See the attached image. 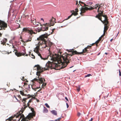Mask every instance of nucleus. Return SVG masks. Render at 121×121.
<instances>
[{
  "mask_svg": "<svg viewBox=\"0 0 121 121\" xmlns=\"http://www.w3.org/2000/svg\"><path fill=\"white\" fill-rule=\"evenodd\" d=\"M15 98L17 100V101H18V102H20V101L18 100L17 99V98H16V97H15Z\"/></svg>",
  "mask_w": 121,
  "mask_h": 121,
  "instance_id": "nucleus-46",
  "label": "nucleus"
},
{
  "mask_svg": "<svg viewBox=\"0 0 121 121\" xmlns=\"http://www.w3.org/2000/svg\"><path fill=\"white\" fill-rule=\"evenodd\" d=\"M119 75L120 76H121V72L120 71V70L119 69Z\"/></svg>",
  "mask_w": 121,
  "mask_h": 121,
  "instance_id": "nucleus-39",
  "label": "nucleus"
},
{
  "mask_svg": "<svg viewBox=\"0 0 121 121\" xmlns=\"http://www.w3.org/2000/svg\"><path fill=\"white\" fill-rule=\"evenodd\" d=\"M66 105H67V108H68L69 107L68 104V103H66Z\"/></svg>",
  "mask_w": 121,
  "mask_h": 121,
  "instance_id": "nucleus-45",
  "label": "nucleus"
},
{
  "mask_svg": "<svg viewBox=\"0 0 121 121\" xmlns=\"http://www.w3.org/2000/svg\"><path fill=\"white\" fill-rule=\"evenodd\" d=\"M41 90V89H40L39 90V91H40Z\"/></svg>",
  "mask_w": 121,
  "mask_h": 121,
  "instance_id": "nucleus-58",
  "label": "nucleus"
},
{
  "mask_svg": "<svg viewBox=\"0 0 121 121\" xmlns=\"http://www.w3.org/2000/svg\"><path fill=\"white\" fill-rule=\"evenodd\" d=\"M13 48H14V47L13 46Z\"/></svg>",
  "mask_w": 121,
  "mask_h": 121,
  "instance_id": "nucleus-61",
  "label": "nucleus"
},
{
  "mask_svg": "<svg viewBox=\"0 0 121 121\" xmlns=\"http://www.w3.org/2000/svg\"><path fill=\"white\" fill-rule=\"evenodd\" d=\"M45 110L47 112H48V110L46 108L45 109Z\"/></svg>",
  "mask_w": 121,
  "mask_h": 121,
  "instance_id": "nucleus-55",
  "label": "nucleus"
},
{
  "mask_svg": "<svg viewBox=\"0 0 121 121\" xmlns=\"http://www.w3.org/2000/svg\"><path fill=\"white\" fill-rule=\"evenodd\" d=\"M48 36V34H44L40 36L39 37L37 38V40H40L38 43V45L34 50V52L37 53L39 52V48H45L46 47H50L52 45L53 43L50 41H46L45 38H47Z\"/></svg>",
  "mask_w": 121,
  "mask_h": 121,
  "instance_id": "nucleus-2",
  "label": "nucleus"
},
{
  "mask_svg": "<svg viewBox=\"0 0 121 121\" xmlns=\"http://www.w3.org/2000/svg\"><path fill=\"white\" fill-rule=\"evenodd\" d=\"M95 43H92V44H91V45H94V44Z\"/></svg>",
  "mask_w": 121,
  "mask_h": 121,
  "instance_id": "nucleus-52",
  "label": "nucleus"
},
{
  "mask_svg": "<svg viewBox=\"0 0 121 121\" xmlns=\"http://www.w3.org/2000/svg\"><path fill=\"white\" fill-rule=\"evenodd\" d=\"M106 32V31H104V33H103V36H104L105 35V32Z\"/></svg>",
  "mask_w": 121,
  "mask_h": 121,
  "instance_id": "nucleus-43",
  "label": "nucleus"
},
{
  "mask_svg": "<svg viewBox=\"0 0 121 121\" xmlns=\"http://www.w3.org/2000/svg\"><path fill=\"white\" fill-rule=\"evenodd\" d=\"M80 121H83L82 120H81Z\"/></svg>",
  "mask_w": 121,
  "mask_h": 121,
  "instance_id": "nucleus-64",
  "label": "nucleus"
},
{
  "mask_svg": "<svg viewBox=\"0 0 121 121\" xmlns=\"http://www.w3.org/2000/svg\"><path fill=\"white\" fill-rule=\"evenodd\" d=\"M78 8L75 9V12H74V10H73L72 11H71V13L72 12H73L72 14H73V15L74 16H76L78 14L77 12L78 11Z\"/></svg>",
  "mask_w": 121,
  "mask_h": 121,
  "instance_id": "nucleus-15",
  "label": "nucleus"
},
{
  "mask_svg": "<svg viewBox=\"0 0 121 121\" xmlns=\"http://www.w3.org/2000/svg\"><path fill=\"white\" fill-rule=\"evenodd\" d=\"M14 117L12 116L10 117L9 118H8L7 120H6V121H7V120H8L9 121H11L12 120H14L13 119L14 118Z\"/></svg>",
  "mask_w": 121,
  "mask_h": 121,
  "instance_id": "nucleus-22",
  "label": "nucleus"
},
{
  "mask_svg": "<svg viewBox=\"0 0 121 121\" xmlns=\"http://www.w3.org/2000/svg\"><path fill=\"white\" fill-rule=\"evenodd\" d=\"M23 96H28L26 94H24V95Z\"/></svg>",
  "mask_w": 121,
  "mask_h": 121,
  "instance_id": "nucleus-51",
  "label": "nucleus"
},
{
  "mask_svg": "<svg viewBox=\"0 0 121 121\" xmlns=\"http://www.w3.org/2000/svg\"><path fill=\"white\" fill-rule=\"evenodd\" d=\"M80 3H82V4H84V6H86V5L85 4L83 3L82 2H81L80 1H79V3L80 4V5H81V6H83L81 4H80Z\"/></svg>",
  "mask_w": 121,
  "mask_h": 121,
  "instance_id": "nucleus-28",
  "label": "nucleus"
},
{
  "mask_svg": "<svg viewBox=\"0 0 121 121\" xmlns=\"http://www.w3.org/2000/svg\"><path fill=\"white\" fill-rule=\"evenodd\" d=\"M20 28V25L19 24V26H18V28Z\"/></svg>",
  "mask_w": 121,
  "mask_h": 121,
  "instance_id": "nucleus-50",
  "label": "nucleus"
},
{
  "mask_svg": "<svg viewBox=\"0 0 121 121\" xmlns=\"http://www.w3.org/2000/svg\"><path fill=\"white\" fill-rule=\"evenodd\" d=\"M32 81L33 82V84L31 85L32 88L35 91H36V90L39 88V87H36L35 85V83L34 82V81L33 80H32Z\"/></svg>",
  "mask_w": 121,
  "mask_h": 121,
  "instance_id": "nucleus-14",
  "label": "nucleus"
},
{
  "mask_svg": "<svg viewBox=\"0 0 121 121\" xmlns=\"http://www.w3.org/2000/svg\"><path fill=\"white\" fill-rule=\"evenodd\" d=\"M93 119L92 118H91V120H90L91 121H92L93 120Z\"/></svg>",
  "mask_w": 121,
  "mask_h": 121,
  "instance_id": "nucleus-49",
  "label": "nucleus"
},
{
  "mask_svg": "<svg viewBox=\"0 0 121 121\" xmlns=\"http://www.w3.org/2000/svg\"><path fill=\"white\" fill-rule=\"evenodd\" d=\"M104 36H103V35L101 36V37L102 38V37H103Z\"/></svg>",
  "mask_w": 121,
  "mask_h": 121,
  "instance_id": "nucleus-56",
  "label": "nucleus"
},
{
  "mask_svg": "<svg viewBox=\"0 0 121 121\" xmlns=\"http://www.w3.org/2000/svg\"><path fill=\"white\" fill-rule=\"evenodd\" d=\"M41 29L42 28L41 27L40 28H39V27L37 28H35L34 29L35 30L34 31H36V32H35V33H36H36H37V31L38 32H40L41 31H42Z\"/></svg>",
  "mask_w": 121,
  "mask_h": 121,
  "instance_id": "nucleus-16",
  "label": "nucleus"
},
{
  "mask_svg": "<svg viewBox=\"0 0 121 121\" xmlns=\"http://www.w3.org/2000/svg\"><path fill=\"white\" fill-rule=\"evenodd\" d=\"M5 53H4L5 54H9L10 53H12V52L10 51V52H4Z\"/></svg>",
  "mask_w": 121,
  "mask_h": 121,
  "instance_id": "nucleus-35",
  "label": "nucleus"
},
{
  "mask_svg": "<svg viewBox=\"0 0 121 121\" xmlns=\"http://www.w3.org/2000/svg\"><path fill=\"white\" fill-rule=\"evenodd\" d=\"M49 24V23H46L43 24L42 25H41V26H42L41 27L42 31H44L48 30Z\"/></svg>",
  "mask_w": 121,
  "mask_h": 121,
  "instance_id": "nucleus-8",
  "label": "nucleus"
},
{
  "mask_svg": "<svg viewBox=\"0 0 121 121\" xmlns=\"http://www.w3.org/2000/svg\"><path fill=\"white\" fill-rule=\"evenodd\" d=\"M119 32H118V34H117V35L118 34H119Z\"/></svg>",
  "mask_w": 121,
  "mask_h": 121,
  "instance_id": "nucleus-63",
  "label": "nucleus"
},
{
  "mask_svg": "<svg viewBox=\"0 0 121 121\" xmlns=\"http://www.w3.org/2000/svg\"><path fill=\"white\" fill-rule=\"evenodd\" d=\"M104 22L105 23L104 24V25H107V24L108 22V20L107 18H106V19H105L104 20Z\"/></svg>",
  "mask_w": 121,
  "mask_h": 121,
  "instance_id": "nucleus-24",
  "label": "nucleus"
},
{
  "mask_svg": "<svg viewBox=\"0 0 121 121\" xmlns=\"http://www.w3.org/2000/svg\"><path fill=\"white\" fill-rule=\"evenodd\" d=\"M25 102H23V104H24V105H23V107H24V108H23V107H22V109H21V110H22V109H24V105H25V104L26 105V108H27V107H29V108H30V107H31L30 106V103H29L28 102V103H27V106L26 105V104H25V102H26V101H24Z\"/></svg>",
  "mask_w": 121,
  "mask_h": 121,
  "instance_id": "nucleus-17",
  "label": "nucleus"
},
{
  "mask_svg": "<svg viewBox=\"0 0 121 121\" xmlns=\"http://www.w3.org/2000/svg\"><path fill=\"white\" fill-rule=\"evenodd\" d=\"M99 41H100L98 40L97 41H96L95 42V43L97 45V44H98L99 43Z\"/></svg>",
  "mask_w": 121,
  "mask_h": 121,
  "instance_id": "nucleus-37",
  "label": "nucleus"
},
{
  "mask_svg": "<svg viewBox=\"0 0 121 121\" xmlns=\"http://www.w3.org/2000/svg\"><path fill=\"white\" fill-rule=\"evenodd\" d=\"M108 27L107 25H104V31H106L108 30Z\"/></svg>",
  "mask_w": 121,
  "mask_h": 121,
  "instance_id": "nucleus-23",
  "label": "nucleus"
},
{
  "mask_svg": "<svg viewBox=\"0 0 121 121\" xmlns=\"http://www.w3.org/2000/svg\"><path fill=\"white\" fill-rule=\"evenodd\" d=\"M41 20H43V21H44V20L43 19V18H41Z\"/></svg>",
  "mask_w": 121,
  "mask_h": 121,
  "instance_id": "nucleus-53",
  "label": "nucleus"
},
{
  "mask_svg": "<svg viewBox=\"0 0 121 121\" xmlns=\"http://www.w3.org/2000/svg\"><path fill=\"white\" fill-rule=\"evenodd\" d=\"M88 50L87 48H85L81 52H78L76 51H74L73 49L69 51V52H71V54H63L59 57H55L53 55L50 53L49 56L52 57L51 59L54 61L52 62L48 61L46 64L45 67L42 68L38 65V77L40 75V73L43 72V70H48V68H53L59 67V69H63L65 67L68 63H69V60L68 59V56H72L75 54L79 55L83 53L87 52Z\"/></svg>",
  "mask_w": 121,
  "mask_h": 121,
  "instance_id": "nucleus-1",
  "label": "nucleus"
},
{
  "mask_svg": "<svg viewBox=\"0 0 121 121\" xmlns=\"http://www.w3.org/2000/svg\"><path fill=\"white\" fill-rule=\"evenodd\" d=\"M53 115H57V111L55 110H52L51 111Z\"/></svg>",
  "mask_w": 121,
  "mask_h": 121,
  "instance_id": "nucleus-19",
  "label": "nucleus"
},
{
  "mask_svg": "<svg viewBox=\"0 0 121 121\" xmlns=\"http://www.w3.org/2000/svg\"><path fill=\"white\" fill-rule=\"evenodd\" d=\"M76 5H78L77 7H78V6L79 7L80 6L79 5V4H78V2L77 0L76 1Z\"/></svg>",
  "mask_w": 121,
  "mask_h": 121,
  "instance_id": "nucleus-33",
  "label": "nucleus"
},
{
  "mask_svg": "<svg viewBox=\"0 0 121 121\" xmlns=\"http://www.w3.org/2000/svg\"><path fill=\"white\" fill-rule=\"evenodd\" d=\"M46 83H42V86L43 88H44V87L46 85Z\"/></svg>",
  "mask_w": 121,
  "mask_h": 121,
  "instance_id": "nucleus-25",
  "label": "nucleus"
},
{
  "mask_svg": "<svg viewBox=\"0 0 121 121\" xmlns=\"http://www.w3.org/2000/svg\"><path fill=\"white\" fill-rule=\"evenodd\" d=\"M65 99L66 100H67V101H68V99L67 98V97H65Z\"/></svg>",
  "mask_w": 121,
  "mask_h": 121,
  "instance_id": "nucleus-47",
  "label": "nucleus"
},
{
  "mask_svg": "<svg viewBox=\"0 0 121 121\" xmlns=\"http://www.w3.org/2000/svg\"><path fill=\"white\" fill-rule=\"evenodd\" d=\"M91 75L90 74H88L85 76V77H89L91 76Z\"/></svg>",
  "mask_w": 121,
  "mask_h": 121,
  "instance_id": "nucleus-34",
  "label": "nucleus"
},
{
  "mask_svg": "<svg viewBox=\"0 0 121 121\" xmlns=\"http://www.w3.org/2000/svg\"><path fill=\"white\" fill-rule=\"evenodd\" d=\"M1 36H2V34L0 32V37H1Z\"/></svg>",
  "mask_w": 121,
  "mask_h": 121,
  "instance_id": "nucleus-54",
  "label": "nucleus"
},
{
  "mask_svg": "<svg viewBox=\"0 0 121 121\" xmlns=\"http://www.w3.org/2000/svg\"><path fill=\"white\" fill-rule=\"evenodd\" d=\"M43 80L45 81V80L43 78H40L38 79L36 78H35L33 80L34 81H37V82H39V84L40 83L42 84L43 82Z\"/></svg>",
  "mask_w": 121,
  "mask_h": 121,
  "instance_id": "nucleus-10",
  "label": "nucleus"
},
{
  "mask_svg": "<svg viewBox=\"0 0 121 121\" xmlns=\"http://www.w3.org/2000/svg\"><path fill=\"white\" fill-rule=\"evenodd\" d=\"M55 29H53L52 30V32H54V31Z\"/></svg>",
  "mask_w": 121,
  "mask_h": 121,
  "instance_id": "nucleus-48",
  "label": "nucleus"
},
{
  "mask_svg": "<svg viewBox=\"0 0 121 121\" xmlns=\"http://www.w3.org/2000/svg\"><path fill=\"white\" fill-rule=\"evenodd\" d=\"M17 96L20 99V100H21V96L20 95H18Z\"/></svg>",
  "mask_w": 121,
  "mask_h": 121,
  "instance_id": "nucleus-41",
  "label": "nucleus"
},
{
  "mask_svg": "<svg viewBox=\"0 0 121 121\" xmlns=\"http://www.w3.org/2000/svg\"><path fill=\"white\" fill-rule=\"evenodd\" d=\"M7 27V23L5 22H4L0 20V30H5V28Z\"/></svg>",
  "mask_w": 121,
  "mask_h": 121,
  "instance_id": "nucleus-7",
  "label": "nucleus"
},
{
  "mask_svg": "<svg viewBox=\"0 0 121 121\" xmlns=\"http://www.w3.org/2000/svg\"><path fill=\"white\" fill-rule=\"evenodd\" d=\"M27 96H28V97L27 98H24L22 99V102H23V101H26V99H28L29 98H30L31 97L32 98V99H35V96H34V95H33V96H32V95H28Z\"/></svg>",
  "mask_w": 121,
  "mask_h": 121,
  "instance_id": "nucleus-13",
  "label": "nucleus"
},
{
  "mask_svg": "<svg viewBox=\"0 0 121 121\" xmlns=\"http://www.w3.org/2000/svg\"><path fill=\"white\" fill-rule=\"evenodd\" d=\"M102 16L103 17H104V20L105 19H106V18H107V16L106 15H103L102 14V15L101 16Z\"/></svg>",
  "mask_w": 121,
  "mask_h": 121,
  "instance_id": "nucleus-26",
  "label": "nucleus"
},
{
  "mask_svg": "<svg viewBox=\"0 0 121 121\" xmlns=\"http://www.w3.org/2000/svg\"><path fill=\"white\" fill-rule=\"evenodd\" d=\"M80 115V113L79 112H78L77 114V116L78 117H79Z\"/></svg>",
  "mask_w": 121,
  "mask_h": 121,
  "instance_id": "nucleus-42",
  "label": "nucleus"
},
{
  "mask_svg": "<svg viewBox=\"0 0 121 121\" xmlns=\"http://www.w3.org/2000/svg\"><path fill=\"white\" fill-rule=\"evenodd\" d=\"M37 54H38V55L40 57V58H41V59H42V60H46V59H47V58H43L41 54L39 53H39H37Z\"/></svg>",
  "mask_w": 121,
  "mask_h": 121,
  "instance_id": "nucleus-18",
  "label": "nucleus"
},
{
  "mask_svg": "<svg viewBox=\"0 0 121 121\" xmlns=\"http://www.w3.org/2000/svg\"><path fill=\"white\" fill-rule=\"evenodd\" d=\"M31 21L33 23L34 25L37 26V25H38V24H37V23L36 22L35 19H34L33 20H32V19H31Z\"/></svg>",
  "mask_w": 121,
  "mask_h": 121,
  "instance_id": "nucleus-20",
  "label": "nucleus"
},
{
  "mask_svg": "<svg viewBox=\"0 0 121 121\" xmlns=\"http://www.w3.org/2000/svg\"><path fill=\"white\" fill-rule=\"evenodd\" d=\"M92 45H88V46L87 47H86V48H87V49H89L91 48V47Z\"/></svg>",
  "mask_w": 121,
  "mask_h": 121,
  "instance_id": "nucleus-31",
  "label": "nucleus"
},
{
  "mask_svg": "<svg viewBox=\"0 0 121 121\" xmlns=\"http://www.w3.org/2000/svg\"><path fill=\"white\" fill-rule=\"evenodd\" d=\"M112 40H113L112 39H111V40H110V41L111 42H112Z\"/></svg>",
  "mask_w": 121,
  "mask_h": 121,
  "instance_id": "nucleus-57",
  "label": "nucleus"
},
{
  "mask_svg": "<svg viewBox=\"0 0 121 121\" xmlns=\"http://www.w3.org/2000/svg\"><path fill=\"white\" fill-rule=\"evenodd\" d=\"M99 4H96L95 6H94L93 7H91V8H89L87 7H82L81 8V9H80L81 11V13L80 14L81 15V14L82 13H84L85 12L86 10H90L91 9H93L95 8L96 9L97 8L99 7L98 9H99L100 7H101V6L100 5H98Z\"/></svg>",
  "mask_w": 121,
  "mask_h": 121,
  "instance_id": "nucleus-4",
  "label": "nucleus"
},
{
  "mask_svg": "<svg viewBox=\"0 0 121 121\" xmlns=\"http://www.w3.org/2000/svg\"><path fill=\"white\" fill-rule=\"evenodd\" d=\"M32 39L31 38H30L26 40V42H29L31 41Z\"/></svg>",
  "mask_w": 121,
  "mask_h": 121,
  "instance_id": "nucleus-27",
  "label": "nucleus"
},
{
  "mask_svg": "<svg viewBox=\"0 0 121 121\" xmlns=\"http://www.w3.org/2000/svg\"><path fill=\"white\" fill-rule=\"evenodd\" d=\"M24 108L22 110H20L19 112L16 115H15L14 117L16 118V119L13 120L14 121H28V120L26 117H25L23 114L22 113L26 109L27 107L26 105H24Z\"/></svg>",
  "mask_w": 121,
  "mask_h": 121,
  "instance_id": "nucleus-3",
  "label": "nucleus"
},
{
  "mask_svg": "<svg viewBox=\"0 0 121 121\" xmlns=\"http://www.w3.org/2000/svg\"><path fill=\"white\" fill-rule=\"evenodd\" d=\"M61 118H58L57 119H56L55 120V121H60V119H61Z\"/></svg>",
  "mask_w": 121,
  "mask_h": 121,
  "instance_id": "nucleus-36",
  "label": "nucleus"
},
{
  "mask_svg": "<svg viewBox=\"0 0 121 121\" xmlns=\"http://www.w3.org/2000/svg\"><path fill=\"white\" fill-rule=\"evenodd\" d=\"M29 108L31 109V110L32 112L29 113L26 117L28 120H30L31 118H33L35 116V115L34 108L31 107H30Z\"/></svg>",
  "mask_w": 121,
  "mask_h": 121,
  "instance_id": "nucleus-6",
  "label": "nucleus"
},
{
  "mask_svg": "<svg viewBox=\"0 0 121 121\" xmlns=\"http://www.w3.org/2000/svg\"><path fill=\"white\" fill-rule=\"evenodd\" d=\"M14 51H16L17 52V50H15L14 49Z\"/></svg>",
  "mask_w": 121,
  "mask_h": 121,
  "instance_id": "nucleus-59",
  "label": "nucleus"
},
{
  "mask_svg": "<svg viewBox=\"0 0 121 121\" xmlns=\"http://www.w3.org/2000/svg\"><path fill=\"white\" fill-rule=\"evenodd\" d=\"M45 105L48 108H50V106H49V105H48V104H45Z\"/></svg>",
  "mask_w": 121,
  "mask_h": 121,
  "instance_id": "nucleus-32",
  "label": "nucleus"
},
{
  "mask_svg": "<svg viewBox=\"0 0 121 121\" xmlns=\"http://www.w3.org/2000/svg\"><path fill=\"white\" fill-rule=\"evenodd\" d=\"M52 19H50V22L49 26H53L54 25L55 23V19L52 17Z\"/></svg>",
  "mask_w": 121,
  "mask_h": 121,
  "instance_id": "nucleus-12",
  "label": "nucleus"
},
{
  "mask_svg": "<svg viewBox=\"0 0 121 121\" xmlns=\"http://www.w3.org/2000/svg\"><path fill=\"white\" fill-rule=\"evenodd\" d=\"M26 54V52L24 51L23 52H15V54L18 57L20 56H25Z\"/></svg>",
  "mask_w": 121,
  "mask_h": 121,
  "instance_id": "nucleus-11",
  "label": "nucleus"
},
{
  "mask_svg": "<svg viewBox=\"0 0 121 121\" xmlns=\"http://www.w3.org/2000/svg\"><path fill=\"white\" fill-rule=\"evenodd\" d=\"M73 15V14H71L70 16H69L67 18L66 20H67L69 19Z\"/></svg>",
  "mask_w": 121,
  "mask_h": 121,
  "instance_id": "nucleus-29",
  "label": "nucleus"
},
{
  "mask_svg": "<svg viewBox=\"0 0 121 121\" xmlns=\"http://www.w3.org/2000/svg\"><path fill=\"white\" fill-rule=\"evenodd\" d=\"M29 55L30 57H31L33 59H35V56L33 55V54L32 53L31 54V52H29Z\"/></svg>",
  "mask_w": 121,
  "mask_h": 121,
  "instance_id": "nucleus-21",
  "label": "nucleus"
},
{
  "mask_svg": "<svg viewBox=\"0 0 121 121\" xmlns=\"http://www.w3.org/2000/svg\"><path fill=\"white\" fill-rule=\"evenodd\" d=\"M97 11L98 12H100L101 13H99L98 15H97L96 17L98 18L99 20H100L102 22V21L101 20V16L102 15V14H103V12L101 10H99V9H98Z\"/></svg>",
  "mask_w": 121,
  "mask_h": 121,
  "instance_id": "nucleus-9",
  "label": "nucleus"
},
{
  "mask_svg": "<svg viewBox=\"0 0 121 121\" xmlns=\"http://www.w3.org/2000/svg\"><path fill=\"white\" fill-rule=\"evenodd\" d=\"M20 92L21 95H22L23 96L24 95V94L23 92L22 91H20Z\"/></svg>",
  "mask_w": 121,
  "mask_h": 121,
  "instance_id": "nucleus-30",
  "label": "nucleus"
},
{
  "mask_svg": "<svg viewBox=\"0 0 121 121\" xmlns=\"http://www.w3.org/2000/svg\"><path fill=\"white\" fill-rule=\"evenodd\" d=\"M32 98L28 102L29 103H31V102L32 101Z\"/></svg>",
  "mask_w": 121,
  "mask_h": 121,
  "instance_id": "nucleus-40",
  "label": "nucleus"
},
{
  "mask_svg": "<svg viewBox=\"0 0 121 121\" xmlns=\"http://www.w3.org/2000/svg\"><path fill=\"white\" fill-rule=\"evenodd\" d=\"M105 54H107V53L106 52V53H105Z\"/></svg>",
  "mask_w": 121,
  "mask_h": 121,
  "instance_id": "nucleus-62",
  "label": "nucleus"
},
{
  "mask_svg": "<svg viewBox=\"0 0 121 121\" xmlns=\"http://www.w3.org/2000/svg\"><path fill=\"white\" fill-rule=\"evenodd\" d=\"M28 56V55L27 54H26V56Z\"/></svg>",
  "mask_w": 121,
  "mask_h": 121,
  "instance_id": "nucleus-60",
  "label": "nucleus"
},
{
  "mask_svg": "<svg viewBox=\"0 0 121 121\" xmlns=\"http://www.w3.org/2000/svg\"><path fill=\"white\" fill-rule=\"evenodd\" d=\"M34 29L35 28L34 27L33 28H24L23 29L22 32L27 33L31 35L33 34H36L35 32L34 31L35 30Z\"/></svg>",
  "mask_w": 121,
  "mask_h": 121,
  "instance_id": "nucleus-5",
  "label": "nucleus"
},
{
  "mask_svg": "<svg viewBox=\"0 0 121 121\" xmlns=\"http://www.w3.org/2000/svg\"><path fill=\"white\" fill-rule=\"evenodd\" d=\"M101 39H102V38L101 37H100L99 39H98L99 41H100Z\"/></svg>",
  "mask_w": 121,
  "mask_h": 121,
  "instance_id": "nucleus-44",
  "label": "nucleus"
},
{
  "mask_svg": "<svg viewBox=\"0 0 121 121\" xmlns=\"http://www.w3.org/2000/svg\"><path fill=\"white\" fill-rule=\"evenodd\" d=\"M77 90L78 91H80V86H79L78 88H77Z\"/></svg>",
  "mask_w": 121,
  "mask_h": 121,
  "instance_id": "nucleus-38",
  "label": "nucleus"
}]
</instances>
